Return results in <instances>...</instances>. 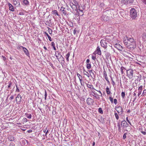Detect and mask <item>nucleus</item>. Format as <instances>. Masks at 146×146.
<instances>
[{
  "mask_svg": "<svg viewBox=\"0 0 146 146\" xmlns=\"http://www.w3.org/2000/svg\"><path fill=\"white\" fill-rule=\"evenodd\" d=\"M2 57L4 61H5L6 60V57H5V56H2Z\"/></svg>",
  "mask_w": 146,
  "mask_h": 146,
  "instance_id": "nucleus-54",
  "label": "nucleus"
},
{
  "mask_svg": "<svg viewBox=\"0 0 146 146\" xmlns=\"http://www.w3.org/2000/svg\"><path fill=\"white\" fill-rule=\"evenodd\" d=\"M106 91L107 94L109 95L110 94H111V92L110 90L109 87L108 86H107L106 88Z\"/></svg>",
  "mask_w": 146,
  "mask_h": 146,
  "instance_id": "nucleus-23",
  "label": "nucleus"
},
{
  "mask_svg": "<svg viewBox=\"0 0 146 146\" xmlns=\"http://www.w3.org/2000/svg\"><path fill=\"white\" fill-rule=\"evenodd\" d=\"M114 115H115V117L116 119L117 120H118L119 118V117L118 115V114L115 111H114Z\"/></svg>",
  "mask_w": 146,
  "mask_h": 146,
  "instance_id": "nucleus-32",
  "label": "nucleus"
},
{
  "mask_svg": "<svg viewBox=\"0 0 146 146\" xmlns=\"http://www.w3.org/2000/svg\"><path fill=\"white\" fill-rule=\"evenodd\" d=\"M92 92L93 93V94H92V96L98 99L99 98V97H98V98L97 97V96H96V94L94 93V92L92 91Z\"/></svg>",
  "mask_w": 146,
  "mask_h": 146,
  "instance_id": "nucleus-39",
  "label": "nucleus"
},
{
  "mask_svg": "<svg viewBox=\"0 0 146 146\" xmlns=\"http://www.w3.org/2000/svg\"><path fill=\"white\" fill-rule=\"evenodd\" d=\"M90 61L89 59H87L86 60V63H89Z\"/></svg>",
  "mask_w": 146,
  "mask_h": 146,
  "instance_id": "nucleus-61",
  "label": "nucleus"
},
{
  "mask_svg": "<svg viewBox=\"0 0 146 146\" xmlns=\"http://www.w3.org/2000/svg\"><path fill=\"white\" fill-rule=\"evenodd\" d=\"M48 30H49V33L50 34H51L52 33V31L49 28H48Z\"/></svg>",
  "mask_w": 146,
  "mask_h": 146,
  "instance_id": "nucleus-47",
  "label": "nucleus"
},
{
  "mask_svg": "<svg viewBox=\"0 0 146 146\" xmlns=\"http://www.w3.org/2000/svg\"><path fill=\"white\" fill-rule=\"evenodd\" d=\"M100 5V6H101V7H103V6H104V3H101Z\"/></svg>",
  "mask_w": 146,
  "mask_h": 146,
  "instance_id": "nucleus-63",
  "label": "nucleus"
},
{
  "mask_svg": "<svg viewBox=\"0 0 146 146\" xmlns=\"http://www.w3.org/2000/svg\"><path fill=\"white\" fill-rule=\"evenodd\" d=\"M119 122L117 123V126L119 132H121L120 124L119 122L120 120H119Z\"/></svg>",
  "mask_w": 146,
  "mask_h": 146,
  "instance_id": "nucleus-22",
  "label": "nucleus"
},
{
  "mask_svg": "<svg viewBox=\"0 0 146 146\" xmlns=\"http://www.w3.org/2000/svg\"><path fill=\"white\" fill-rule=\"evenodd\" d=\"M121 96L123 98H124L125 96V93L124 92H122L121 93Z\"/></svg>",
  "mask_w": 146,
  "mask_h": 146,
  "instance_id": "nucleus-40",
  "label": "nucleus"
},
{
  "mask_svg": "<svg viewBox=\"0 0 146 146\" xmlns=\"http://www.w3.org/2000/svg\"><path fill=\"white\" fill-rule=\"evenodd\" d=\"M105 40H102L100 41V43L101 46L104 48H106L107 47V43L106 39L105 38Z\"/></svg>",
  "mask_w": 146,
  "mask_h": 146,
  "instance_id": "nucleus-3",
  "label": "nucleus"
},
{
  "mask_svg": "<svg viewBox=\"0 0 146 146\" xmlns=\"http://www.w3.org/2000/svg\"><path fill=\"white\" fill-rule=\"evenodd\" d=\"M129 39V38L126 36L124 37L123 38V42L125 46H126L127 44V41Z\"/></svg>",
  "mask_w": 146,
  "mask_h": 146,
  "instance_id": "nucleus-9",
  "label": "nucleus"
},
{
  "mask_svg": "<svg viewBox=\"0 0 146 146\" xmlns=\"http://www.w3.org/2000/svg\"><path fill=\"white\" fill-rule=\"evenodd\" d=\"M15 142L13 141L10 143L9 146H15Z\"/></svg>",
  "mask_w": 146,
  "mask_h": 146,
  "instance_id": "nucleus-36",
  "label": "nucleus"
},
{
  "mask_svg": "<svg viewBox=\"0 0 146 146\" xmlns=\"http://www.w3.org/2000/svg\"><path fill=\"white\" fill-rule=\"evenodd\" d=\"M135 41L133 38H129L126 47L130 50H132L136 47Z\"/></svg>",
  "mask_w": 146,
  "mask_h": 146,
  "instance_id": "nucleus-1",
  "label": "nucleus"
},
{
  "mask_svg": "<svg viewBox=\"0 0 146 146\" xmlns=\"http://www.w3.org/2000/svg\"><path fill=\"white\" fill-rule=\"evenodd\" d=\"M121 2L122 3L124 4L127 5L128 4V0H122Z\"/></svg>",
  "mask_w": 146,
  "mask_h": 146,
  "instance_id": "nucleus-26",
  "label": "nucleus"
},
{
  "mask_svg": "<svg viewBox=\"0 0 146 146\" xmlns=\"http://www.w3.org/2000/svg\"><path fill=\"white\" fill-rule=\"evenodd\" d=\"M22 48L25 53L27 56H29V53L27 49L25 47H22Z\"/></svg>",
  "mask_w": 146,
  "mask_h": 146,
  "instance_id": "nucleus-10",
  "label": "nucleus"
},
{
  "mask_svg": "<svg viewBox=\"0 0 146 146\" xmlns=\"http://www.w3.org/2000/svg\"><path fill=\"white\" fill-rule=\"evenodd\" d=\"M77 75L79 79L80 78H82V76L79 74L77 73Z\"/></svg>",
  "mask_w": 146,
  "mask_h": 146,
  "instance_id": "nucleus-41",
  "label": "nucleus"
},
{
  "mask_svg": "<svg viewBox=\"0 0 146 146\" xmlns=\"http://www.w3.org/2000/svg\"><path fill=\"white\" fill-rule=\"evenodd\" d=\"M107 18H106V17H104V19H103L104 20V21H107L108 20L106 19Z\"/></svg>",
  "mask_w": 146,
  "mask_h": 146,
  "instance_id": "nucleus-62",
  "label": "nucleus"
},
{
  "mask_svg": "<svg viewBox=\"0 0 146 146\" xmlns=\"http://www.w3.org/2000/svg\"><path fill=\"white\" fill-rule=\"evenodd\" d=\"M127 134V133H125L123 135V139H125L126 138V135Z\"/></svg>",
  "mask_w": 146,
  "mask_h": 146,
  "instance_id": "nucleus-44",
  "label": "nucleus"
},
{
  "mask_svg": "<svg viewBox=\"0 0 146 146\" xmlns=\"http://www.w3.org/2000/svg\"><path fill=\"white\" fill-rule=\"evenodd\" d=\"M8 139L10 141H13L15 139L14 137L11 135H9L8 136Z\"/></svg>",
  "mask_w": 146,
  "mask_h": 146,
  "instance_id": "nucleus-13",
  "label": "nucleus"
},
{
  "mask_svg": "<svg viewBox=\"0 0 146 146\" xmlns=\"http://www.w3.org/2000/svg\"><path fill=\"white\" fill-rule=\"evenodd\" d=\"M143 86H141L138 88V96H139L141 94L142 90L143 89Z\"/></svg>",
  "mask_w": 146,
  "mask_h": 146,
  "instance_id": "nucleus-14",
  "label": "nucleus"
},
{
  "mask_svg": "<svg viewBox=\"0 0 146 146\" xmlns=\"http://www.w3.org/2000/svg\"><path fill=\"white\" fill-rule=\"evenodd\" d=\"M121 125L124 128L127 127L129 125L125 120H123L121 121Z\"/></svg>",
  "mask_w": 146,
  "mask_h": 146,
  "instance_id": "nucleus-5",
  "label": "nucleus"
},
{
  "mask_svg": "<svg viewBox=\"0 0 146 146\" xmlns=\"http://www.w3.org/2000/svg\"><path fill=\"white\" fill-rule=\"evenodd\" d=\"M143 3L146 4V0H143Z\"/></svg>",
  "mask_w": 146,
  "mask_h": 146,
  "instance_id": "nucleus-64",
  "label": "nucleus"
},
{
  "mask_svg": "<svg viewBox=\"0 0 146 146\" xmlns=\"http://www.w3.org/2000/svg\"><path fill=\"white\" fill-rule=\"evenodd\" d=\"M128 3L131 4L133 3L134 0H128Z\"/></svg>",
  "mask_w": 146,
  "mask_h": 146,
  "instance_id": "nucleus-43",
  "label": "nucleus"
},
{
  "mask_svg": "<svg viewBox=\"0 0 146 146\" xmlns=\"http://www.w3.org/2000/svg\"><path fill=\"white\" fill-rule=\"evenodd\" d=\"M109 99L110 100V101L111 103H113V98H112L111 97H109Z\"/></svg>",
  "mask_w": 146,
  "mask_h": 146,
  "instance_id": "nucleus-45",
  "label": "nucleus"
},
{
  "mask_svg": "<svg viewBox=\"0 0 146 146\" xmlns=\"http://www.w3.org/2000/svg\"><path fill=\"white\" fill-rule=\"evenodd\" d=\"M78 9L82 12V13L81 14L80 16L83 15V13L82 12V11L84 10V8L82 7L79 6L78 7Z\"/></svg>",
  "mask_w": 146,
  "mask_h": 146,
  "instance_id": "nucleus-20",
  "label": "nucleus"
},
{
  "mask_svg": "<svg viewBox=\"0 0 146 146\" xmlns=\"http://www.w3.org/2000/svg\"><path fill=\"white\" fill-rule=\"evenodd\" d=\"M76 29H74L73 31V34L74 35H75L76 33Z\"/></svg>",
  "mask_w": 146,
  "mask_h": 146,
  "instance_id": "nucleus-57",
  "label": "nucleus"
},
{
  "mask_svg": "<svg viewBox=\"0 0 146 146\" xmlns=\"http://www.w3.org/2000/svg\"><path fill=\"white\" fill-rule=\"evenodd\" d=\"M71 3H72L73 5H76L78 4L77 2L75 0H73L72 2Z\"/></svg>",
  "mask_w": 146,
  "mask_h": 146,
  "instance_id": "nucleus-35",
  "label": "nucleus"
},
{
  "mask_svg": "<svg viewBox=\"0 0 146 146\" xmlns=\"http://www.w3.org/2000/svg\"><path fill=\"white\" fill-rule=\"evenodd\" d=\"M125 69V68L123 66H121V74H123V70Z\"/></svg>",
  "mask_w": 146,
  "mask_h": 146,
  "instance_id": "nucleus-37",
  "label": "nucleus"
},
{
  "mask_svg": "<svg viewBox=\"0 0 146 146\" xmlns=\"http://www.w3.org/2000/svg\"><path fill=\"white\" fill-rule=\"evenodd\" d=\"M22 47H23V46H19L17 48V49H21V48H22Z\"/></svg>",
  "mask_w": 146,
  "mask_h": 146,
  "instance_id": "nucleus-58",
  "label": "nucleus"
},
{
  "mask_svg": "<svg viewBox=\"0 0 146 146\" xmlns=\"http://www.w3.org/2000/svg\"><path fill=\"white\" fill-rule=\"evenodd\" d=\"M60 11L62 13H63L64 15H66L67 13V11L66 8L63 7H61Z\"/></svg>",
  "mask_w": 146,
  "mask_h": 146,
  "instance_id": "nucleus-8",
  "label": "nucleus"
},
{
  "mask_svg": "<svg viewBox=\"0 0 146 146\" xmlns=\"http://www.w3.org/2000/svg\"><path fill=\"white\" fill-rule=\"evenodd\" d=\"M25 114L27 118L29 119L31 118L32 117V115L31 114H29L27 113H26Z\"/></svg>",
  "mask_w": 146,
  "mask_h": 146,
  "instance_id": "nucleus-24",
  "label": "nucleus"
},
{
  "mask_svg": "<svg viewBox=\"0 0 146 146\" xmlns=\"http://www.w3.org/2000/svg\"><path fill=\"white\" fill-rule=\"evenodd\" d=\"M133 71L131 69L127 70V75L129 79H131L133 76Z\"/></svg>",
  "mask_w": 146,
  "mask_h": 146,
  "instance_id": "nucleus-4",
  "label": "nucleus"
},
{
  "mask_svg": "<svg viewBox=\"0 0 146 146\" xmlns=\"http://www.w3.org/2000/svg\"><path fill=\"white\" fill-rule=\"evenodd\" d=\"M91 64L90 63H88L86 65V68L88 69H89L91 68Z\"/></svg>",
  "mask_w": 146,
  "mask_h": 146,
  "instance_id": "nucleus-34",
  "label": "nucleus"
},
{
  "mask_svg": "<svg viewBox=\"0 0 146 146\" xmlns=\"http://www.w3.org/2000/svg\"><path fill=\"white\" fill-rule=\"evenodd\" d=\"M70 55V53L69 52H68L67 54L66 55V58L67 61H68V58Z\"/></svg>",
  "mask_w": 146,
  "mask_h": 146,
  "instance_id": "nucleus-33",
  "label": "nucleus"
},
{
  "mask_svg": "<svg viewBox=\"0 0 146 146\" xmlns=\"http://www.w3.org/2000/svg\"><path fill=\"white\" fill-rule=\"evenodd\" d=\"M12 82H10L8 83L9 85L8 86V88H10L11 87V85L12 84Z\"/></svg>",
  "mask_w": 146,
  "mask_h": 146,
  "instance_id": "nucleus-42",
  "label": "nucleus"
},
{
  "mask_svg": "<svg viewBox=\"0 0 146 146\" xmlns=\"http://www.w3.org/2000/svg\"><path fill=\"white\" fill-rule=\"evenodd\" d=\"M117 100L116 99H114V103L115 104H116L117 103Z\"/></svg>",
  "mask_w": 146,
  "mask_h": 146,
  "instance_id": "nucleus-51",
  "label": "nucleus"
},
{
  "mask_svg": "<svg viewBox=\"0 0 146 146\" xmlns=\"http://www.w3.org/2000/svg\"><path fill=\"white\" fill-rule=\"evenodd\" d=\"M96 53L98 55H100L101 54V51L99 46L97 47L96 49Z\"/></svg>",
  "mask_w": 146,
  "mask_h": 146,
  "instance_id": "nucleus-16",
  "label": "nucleus"
},
{
  "mask_svg": "<svg viewBox=\"0 0 146 146\" xmlns=\"http://www.w3.org/2000/svg\"><path fill=\"white\" fill-rule=\"evenodd\" d=\"M126 120L127 121V122L131 125H132L131 124V122H130L129 120H128V117H126Z\"/></svg>",
  "mask_w": 146,
  "mask_h": 146,
  "instance_id": "nucleus-48",
  "label": "nucleus"
},
{
  "mask_svg": "<svg viewBox=\"0 0 146 146\" xmlns=\"http://www.w3.org/2000/svg\"><path fill=\"white\" fill-rule=\"evenodd\" d=\"M44 33L45 35H46L47 36L49 40L50 41H52V38L50 36L48 35V34L46 32H44Z\"/></svg>",
  "mask_w": 146,
  "mask_h": 146,
  "instance_id": "nucleus-25",
  "label": "nucleus"
},
{
  "mask_svg": "<svg viewBox=\"0 0 146 146\" xmlns=\"http://www.w3.org/2000/svg\"><path fill=\"white\" fill-rule=\"evenodd\" d=\"M8 5L9 7V10L12 11H14V8L12 5L10 3H8Z\"/></svg>",
  "mask_w": 146,
  "mask_h": 146,
  "instance_id": "nucleus-12",
  "label": "nucleus"
},
{
  "mask_svg": "<svg viewBox=\"0 0 146 146\" xmlns=\"http://www.w3.org/2000/svg\"><path fill=\"white\" fill-rule=\"evenodd\" d=\"M104 74L105 76V78L106 80L108 82H109V81L108 80V79L107 77V76L106 73V72L105 71H104Z\"/></svg>",
  "mask_w": 146,
  "mask_h": 146,
  "instance_id": "nucleus-21",
  "label": "nucleus"
},
{
  "mask_svg": "<svg viewBox=\"0 0 146 146\" xmlns=\"http://www.w3.org/2000/svg\"><path fill=\"white\" fill-rule=\"evenodd\" d=\"M98 112L101 114H102L103 113V112L101 108H99L98 110Z\"/></svg>",
  "mask_w": 146,
  "mask_h": 146,
  "instance_id": "nucleus-31",
  "label": "nucleus"
},
{
  "mask_svg": "<svg viewBox=\"0 0 146 146\" xmlns=\"http://www.w3.org/2000/svg\"><path fill=\"white\" fill-rule=\"evenodd\" d=\"M51 46L52 47L54 50H56L55 46V44L53 42H51Z\"/></svg>",
  "mask_w": 146,
  "mask_h": 146,
  "instance_id": "nucleus-28",
  "label": "nucleus"
},
{
  "mask_svg": "<svg viewBox=\"0 0 146 146\" xmlns=\"http://www.w3.org/2000/svg\"><path fill=\"white\" fill-rule=\"evenodd\" d=\"M22 98V97L19 94L17 96L16 98V101L19 100V102H21V99Z\"/></svg>",
  "mask_w": 146,
  "mask_h": 146,
  "instance_id": "nucleus-18",
  "label": "nucleus"
},
{
  "mask_svg": "<svg viewBox=\"0 0 146 146\" xmlns=\"http://www.w3.org/2000/svg\"><path fill=\"white\" fill-rule=\"evenodd\" d=\"M146 94V90H143V93L141 95L142 96H144Z\"/></svg>",
  "mask_w": 146,
  "mask_h": 146,
  "instance_id": "nucleus-38",
  "label": "nucleus"
},
{
  "mask_svg": "<svg viewBox=\"0 0 146 146\" xmlns=\"http://www.w3.org/2000/svg\"><path fill=\"white\" fill-rule=\"evenodd\" d=\"M52 113L53 115H55L56 113L55 111L53 110L52 111Z\"/></svg>",
  "mask_w": 146,
  "mask_h": 146,
  "instance_id": "nucleus-60",
  "label": "nucleus"
},
{
  "mask_svg": "<svg viewBox=\"0 0 146 146\" xmlns=\"http://www.w3.org/2000/svg\"><path fill=\"white\" fill-rule=\"evenodd\" d=\"M84 74L87 75L88 77H89V74L88 72L85 71V73H84Z\"/></svg>",
  "mask_w": 146,
  "mask_h": 146,
  "instance_id": "nucleus-46",
  "label": "nucleus"
},
{
  "mask_svg": "<svg viewBox=\"0 0 146 146\" xmlns=\"http://www.w3.org/2000/svg\"><path fill=\"white\" fill-rule=\"evenodd\" d=\"M23 121L24 122H26L27 121V119L26 118H24L23 119Z\"/></svg>",
  "mask_w": 146,
  "mask_h": 146,
  "instance_id": "nucleus-50",
  "label": "nucleus"
},
{
  "mask_svg": "<svg viewBox=\"0 0 146 146\" xmlns=\"http://www.w3.org/2000/svg\"><path fill=\"white\" fill-rule=\"evenodd\" d=\"M16 88H17L16 90V91L17 92H19V91H20L19 90L18 88V87H17V86L16 85Z\"/></svg>",
  "mask_w": 146,
  "mask_h": 146,
  "instance_id": "nucleus-56",
  "label": "nucleus"
},
{
  "mask_svg": "<svg viewBox=\"0 0 146 146\" xmlns=\"http://www.w3.org/2000/svg\"><path fill=\"white\" fill-rule=\"evenodd\" d=\"M130 15L131 17L133 19H135L137 16L136 10L134 8H132L130 11Z\"/></svg>",
  "mask_w": 146,
  "mask_h": 146,
  "instance_id": "nucleus-2",
  "label": "nucleus"
},
{
  "mask_svg": "<svg viewBox=\"0 0 146 146\" xmlns=\"http://www.w3.org/2000/svg\"><path fill=\"white\" fill-rule=\"evenodd\" d=\"M47 96V93L46 92V90H45V94H44V96H45L44 98H45V100H46V99Z\"/></svg>",
  "mask_w": 146,
  "mask_h": 146,
  "instance_id": "nucleus-49",
  "label": "nucleus"
},
{
  "mask_svg": "<svg viewBox=\"0 0 146 146\" xmlns=\"http://www.w3.org/2000/svg\"><path fill=\"white\" fill-rule=\"evenodd\" d=\"M70 5L73 9L77 10L76 5H73V4L71 3H70Z\"/></svg>",
  "mask_w": 146,
  "mask_h": 146,
  "instance_id": "nucleus-17",
  "label": "nucleus"
},
{
  "mask_svg": "<svg viewBox=\"0 0 146 146\" xmlns=\"http://www.w3.org/2000/svg\"><path fill=\"white\" fill-rule=\"evenodd\" d=\"M23 3L26 5H29V1L27 0H24L23 1Z\"/></svg>",
  "mask_w": 146,
  "mask_h": 146,
  "instance_id": "nucleus-27",
  "label": "nucleus"
},
{
  "mask_svg": "<svg viewBox=\"0 0 146 146\" xmlns=\"http://www.w3.org/2000/svg\"><path fill=\"white\" fill-rule=\"evenodd\" d=\"M13 4L15 5H17V7H19L20 6L19 0H16L13 2Z\"/></svg>",
  "mask_w": 146,
  "mask_h": 146,
  "instance_id": "nucleus-11",
  "label": "nucleus"
},
{
  "mask_svg": "<svg viewBox=\"0 0 146 146\" xmlns=\"http://www.w3.org/2000/svg\"><path fill=\"white\" fill-rule=\"evenodd\" d=\"M86 84L87 85V87H88L90 89H94V88H93V86L92 85L87 84L86 83Z\"/></svg>",
  "mask_w": 146,
  "mask_h": 146,
  "instance_id": "nucleus-29",
  "label": "nucleus"
},
{
  "mask_svg": "<svg viewBox=\"0 0 146 146\" xmlns=\"http://www.w3.org/2000/svg\"><path fill=\"white\" fill-rule=\"evenodd\" d=\"M93 100L90 98H88L86 100L87 103L88 105L90 104L93 102Z\"/></svg>",
  "mask_w": 146,
  "mask_h": 146,
  "instance_id": "nucleus-15",
  "label": "nucleus"
},
{
  "mask_svg": "<svg viewBox=\"0 0 146 146\" xmlns=\"http://www.w3.org/2000/svg\"><path fill=\"white\" fill-rule=\"evenodd\" d=\"M79 79V80L80 81V83H81V85L82 86H83V85L82 84V78H80V79Z\"/></svg>",
  "mask_w": 146,
  "mask_h": 146,
  "instance_id": "nucleus-52",
  "label": "nucleus"
},
{
  "mask_svg": "<svg viewBox=\"0 0 146 146\" xmlns=\"http://www.w3.org/2000/svg\"><path fill=\"white\" fill-rule=\"evenodd\" d=\"M55 56L56 58L58 60H59V58H61V57H62L63 59H64V58L62 55L60 54V52H59L58 51H56L55 52Z\"/></svg>",
  "mask_w": 146,
  "mask_h": 146,
  "instance_id": "nucleus-6",
  "label": "nucleus"
},
{
  "mask_svg": "<svg viewBox=\"0 0 146 146\" xmlns=\"http://www.w3.org/2000/svg\"><path fill=\"white\" fill-rule=\"evenodd\" d=\"M92 58L93 60H95L96 59V57L95 56H92Z\"/></svg>",
  "mask_w": 146,
  "mask_h": 146,
  "instance_id": "nucleus-55",
  "label": "nucleus"
},
{
  "mask_svg": "<svg viewBox=\"0 0 146 146\" xmlns=\"http://www.w3.org/2000/svg\"><path fill=\"white\" fill-rule=\"evenodd\" d=\"M52 12L53 14H54L55 15H57L58 16H59L58 13L57 11L56 10L53 11Z\"/></svg>",
  "mask_w": 146,
  "mask_h": 146,
  "instance_id": "nucleus-30",
  "label": "nucleus"
},
{
  "mask_svg": "<svg viewBox=\"0 0 146 146\" xmlns=\"http://www.w3.org/2000/svg\"><path fill=\"white\" fill-rule=\"evenodd\" d=\"M114 46L118 50H122L123 48L122 46L118 44H116L114 45Z\"/></svg>",
  "mask_w": 146,
  "mask_h": 146,
  "instance_id": "nucleus-7",
  "label": "nucleus"
},
{
  "mask_svg": "<svg viewBox=\"0 0 146 146\" xmlns=\"http://www.w3.org/2000/svg\"><path fill=\"white\" fill-rule=\"evenodd\" d=\"M141 133L143 134L144 135H146V132L145 131H141Z\"/></svg>",
  "mask_w": 146,
  "mask_h": 146,
  "instance_id": "nucleus-53",
  "label": "nucleus"
},
{
  "mask_svg": "<svg viewBox=\"0 0 146 146\" xmlns=\"http://www.w3.org/2000/svg\"><path fill=\"white\" fill-rule=\"evenodd\" d=\"M142 38L143 40L146 42V32L143 33L142 34Z\"/></svg>",
  "mask_w": 146,
  "mask_h": 146,
  "instance_id": "nucleus-19",
  "label": "nucleus"
},
{
  "mask_svg": "<svg viewBox=\"0 0 146 146\" xmlns=\"http://www.w3.org/2000/svg\"><path fill=\"white\" fill-rule=\"evenodd\" d=\"M14 96L12 95L10 97V99L11 100L13 99L14 98Z\"/></svg>",
  "mask_w": 146,
  "mask_h": 146,
  "instance_id": "nucleus-59",
  "label": "nucleus"
}]
</instances>
